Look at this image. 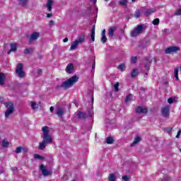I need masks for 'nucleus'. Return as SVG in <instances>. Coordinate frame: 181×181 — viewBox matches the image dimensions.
<instances>
[{
    "mask_svg": "<svg viewBox=\"0 0 181 181\" xmlns=\"http://www.w3.org/2000/svg\"><path fill=\"white\" fill-rule=\"evenodd\" d=\"M42 131L43 141L39 144L38 149H40V151H43V149L46 148V145L53 142V137L49 134V127L47 126L42 127Z\"/></svg>",
    "mask_w": 181,
    "mask_h": 181,
    "instance_id": "obj_1",
    "label": "nucleus"
},
{
    "mask_svg": "<svg viewBox=\"0 0 181 181\" xmlns=\"http://www.w3.org/2000/svg\"><path fill=\"white\" fill-rule=\"evenodd\" d=\"M77 81H78V77H77L76 76H74L68 80L64 81L60 87H62V88H64V90H67L73 87V86L75 84V83H77Z\"/></svg>",
    "mask_w": 181,
    "mask_h": 181,
    "instance_id": "obj_2",
    "label": "nucleus"
},
{
    "mask_svg": "<svg viewBox=\"0 0 181 181\" xmlns=\"http://www.w3.org/2000/svg\"><path fill=\"white\" fill-rule=\"evenodd\" d=\"M5 107H6L7 110L5 112V117L8 118L9 115H11V114H13V112L15 111V106L13 103L9 102V103H4Z\"/></svg>",
    "mask_w": 181,
    "mask_h": 181,
    "instance_id": "obj_3",
    "label": "nucleus"
},
{
    "mask_svg": "<svg viewBox=\"0 0 181 181\" xmlns=\"http://www.w3.org/2000/svg\"><path fill=\"white\" fill-rule=\"evenodd\" d=\"M144 30V25H137L133 30L131 32V37H136V36L141 35L142 31Z\"/></svg>",
    "mask_w": 181,
    "mask_h": 181,
    "instance_id": "obj_4",
    "label": "nucleus"
},
{
    "mask_svg": "<svg viewBox=\"0 0 181 181\" xmlns=\"http://www.w3.org/2000/svg\"><path fill=\"white\" fill-rule=\"evenodd\" d=\"M16 74H17L18 77H19L20 78H23V77H25V71H23V64H18L16 66Z\"/></svg>",
    "mask_w": 181,
    "mask_h": 181,
    "instance_id": "obj_5",
    "label": "nucleus"
},
{
    "mask_svg": "<svg viewBox=\"0 0 181 181\" xmlns=\"http://www.w3.org/2000/svg\"><path fill=\"white\" fill-rule=\"evenodd\" d=\"M180 50L179 47L172 46L168 47L165 49V54H172V53H177Z\"/></svg>",
    "mask_w": 181,
    "mask_h": 181,
    "instance_id": "obj_6",
    "label": "nucleus"
},
{
    "mask_svg": "<svg viewBox=\"0 0 181 181\" xmlns=\"http://www.w3.org/2000/svg\"><path fill=\"white\" fill-rule=\"evenodd\" d=\"M151 63L152 60L149 59V58H147L143 61L144 71H149Z\"/></svg>",
    "mask_w": 181,
    "mask_h": 181,
    "instance_id": "obj_7",
    "label": "nucleus"
},
{
    "mask_svg": "<svg viewBox=\"0 0 181 181\" xmlns=\"http://www.w3.org/2000/svg\"><path fill=\"white\" fill-rule=\"evenodd\" d=\"M40 170L42 172V175L45 176V177L52 175V171L47 170L44 165H41L40 166Z\"/></svg>",
    "mask_w": 181,
    "mask_h": 181,
    "instance_id": "obj_8",
    "label": "nucleus"
},
{
    "mask_svg": "<svg viewBox=\"0 0 181 181\" xmlns=\"http://www.w3.org/2000/svg\"><path fill=\"white\" fill-rule=\"evenodd\" d=\"M40 36V33L37 32L33 33L30 36L28 37L29 42H33L37 40Z\"/></svg>",
    "mask_w": 181,
    "mask_h": 181,
    "instance_id": "obj_9",
    "label": "nucleus"
},
{
    "mask_svg": "<svg viewBox=\"0 0 181 181\" xmlns=\"http://www.w3.org/2000/svg\"><path fill=\"white\" fill-rule=\"evenodd\" d=\"M170 111V107L165 106L163 107L161 110L162 115L165 117H168V115H169Z\"/></svg>",
    "mask_w": 181,
    "mask_h": 181,
    "instance_id": "obj_10",
    "label": "nucleus"
},
{
    "mask_svg": "<svg viewBox=\"0 0 181 181\" xmlns=\"http://www.w3.org/2000/svg\"><path fill=\"white\" fill-rule=\"evenodd\" d=\"M155 12H156V8H151L144 11V14L145 16H151V15L155 13Z\"/></svg>",
    "mask_w": 181,
    "mask_h": 181,
    "instance_id": "obj_11",
    "label": "nucleus"
},
{
    "mask_svg": "<svg viewBox=\"0 0 181 181\" xmlns=\"http://www.w3.org/2000/svg\"><path fill=\"white\" fill-rule=\"evenodd\" d=\"M10 46H11V49L8 51V52H7L8 54H11V53H12V52H15L18 50V44L11 43L10 45Z\"/></svg>",
    "mask_w": 181,
    "mask_h": 181,
    "instance_id": "obj_12",
    "label": "nucleus"
},
{
    "mask_svg": "<svg viewBox=\"0 0 181 181\" xmlns=\"http://www.w3.org/2000/svg\"><path fill=\"white\" fill-rule=\"evenodd\" d=\"M136 112H137V114H146V112H148V109L142 106H139L136 110Z\"/></svg>",
    "mask_w": 181,
    "mask_h": 181,
    "instance_id": "obj_13",
    "label": "nucleus"
},
{
    "mask_svg": "<svg viewBox=\"0 0 181 181\" xmlns=\"http://www.w3.org/2000/svg\"><path fill=\"white\" fill-rule=\"evenodd\" d=\"M66 112V110L63 109L62 107H59L57 110L56 114L58 115V117H63L64 115V113Z\"/></svg>",
    "mask_w": 181,
    "mask_h": 181,
    "instance_id": "obj_14",
    "label": "nucleus"
},
{
    "mask_svg": "<svg viewBox=\"0 0 181 181\" xmlns=\"http://www.w3.org/2000/svg\"><path fill=\"white\" fill-rule=\"evenodd\" d=\"M77 116L79 119H86L88 117L84 112H78Z\"/></svg>",
    "mask_w": 181,
    "mask_h": 181,
    "instance_id": "obj_15",
    "label": "nucleus"
},
{
    "mask_svg": "<svg viewBox=\"0 0 181 181\" xmlns=\"http://www.w3.org/2000/svg\"><path fill=\"white\" fill-rule=\"evenodd\" d=\"M115 30H117V28L115 27H110L108 30V36L110 37H113L114 36V32H115Z\"/></svg>",
    "mask_w": 181,
    "mask_h": 181,
    "instance_id": "obj_16",
    "label": "nucleus"
},
{
    "mask_svg": "<svg viewBox=\"0 0 181 181\" xmlns=\"http://www.w3.org/2000/svg\"><path fill=\"white\" fill-rule=\"evenodd\" d=\"M84 40H86V35H84V34H81L76 40L79 45H81V43L84 42Z\"/></svg>",
    "mask_w": 181,
    "mask_h": 181,
    "instance_id": "obj_17",
    "label": "nucleus"
},
{
    "mask_svg": "<svg viewBox=\"0 0 181 181\" xmlns=\"http://www.w3.org/2000/svg\"><path fill=\"white\" fill-rule=\"evenodd\" d=\"M74 70V66H73V64H69L66 68V73H73V71Z\"/></svg>",
    "mask_w": 181,
    "mask_h": 181,
    "instance_id": "obj_18",
    "label": "nucleus"
},
{
    "mask_svg": "<svg viewBox=\"0 0 181 181\" xmlns=\"http://www.w3.org/2000/svg\"><path fill=\"white\" fill-rule=\"evenodd\" d=\"M105 30H103L102 31V33H101V39H100V41L102 42V43L105 44V43H107V36H105Z\"/></svg>",
    "mask_w": 181,
    "mask_h": 181,
    "instance_id": "obj_19",
    "label": "nucleus"
},
{
    "mask_svg": "<svg viewBox=\"0 0 181 181\" xmlns=\"http://www.w3.org/2000/svg\"><path fill=\"white\" fill-rule=\"evenodd\" d=\"M79 45L80 44L78 43V42L75 40L74 42L71 43L70 50H75V49H77Z\"/></svg>",
    "mask_w": 181,
    "mask_h": 181,
    "instance_id": "obj_20",
    "label": "nucleus"
},
{
    "mask_svg": "<svg viewBox=\"0 0 181 181\" xmlns=\"http://www.w3.org/2000/svg\"><path fill=\"white\" fill-rule=\"evenodd\" d=\"M47 8V11L50 12L52 11V8L53 6V0H48L46 5Z\"/></svg>",
    "mask_w": 181,
    "mask_h": 181,
    "instance_id": "obj_21",
    "label": "nucleus"
},
{
    "mask_svg": "<svg viewBox=\"0 0 181 181\" xmlns=\"http://www.w3.org/2000/svg\"><path fill=\"white\" fill-rule=\"evenodd\" d=\"M138 69H134L131 72V77L132 78H135V77H136V76H138Z\"/></svg>",
    "mask_w": 181,
    "mask_h": 181,
    "instance_id": "obj_22",
    "label": "nucleus"
},
{
    "mask_svg": "<svg viewBox=\"0 0 181 181\" xmlns=\"http://www.w3.org/2000/svg\"><path fill=\"white\" fill-rule=\"evenodd\" d=\"M139 142H141V137L137 136L135 137L134 141L132 144V146H135V145H136V144H139Z\"/></svg>",
    "mask_w": 181,
    "mask_h": 181,
    "instance_id": "obj_23",
    "label": "nucleus"
},
{
    "mask_svg": "<svg viewBox=\"0 0 181 181\" xmlns=\"http://www.w3.org/2000/svg\"><path fill=\"white\" fill-rule=\"evenodd\" d=\"M4 81H5V74L0 73V86H3Z\"/></svg>",
    "mask_w": 181,
    "mask_h": 181,
    "instance_id": "obj_24",
    "label": "nucleus"
},
{
    "mask_svg": "<svg viewBox=\"0 0 181 181\" xmlns=\"http://www.w3.org/2000/svg\"><path fill=\"white\" fill-rule=\"evenodd\" d=\"M117 180V178L115 177V174H110L108 176V181H115Z\"/></svg>",
    "mask_w": 181,
    "mask_h": 181,
    "instance_id": "obj_25",
    "label": "nucleus"
},
{
    "mask_svg": "<svg viewBox=\"0 0 181 181\" xmlns=\"http://www.w3.org/2000/svg\"><path fill=\"white\" fill-rule=\"evenodd\" d=\"M31 108L33 110H37V108H39V105H37V103H36L35 102H31Z\"/></svg>",
    "mask_w": 181,
    "mask_h": 181,
    "instance_id": "obj_26",
    "label": "nucleus"
},
{
    "mask_svg": "<svg viewBox=\"0 0 181 181\" xmlns=\"http://www.w3.org/2000/svg\"><path fill=\"white\" fill-rule=\"evenodd\" d=\"M2 146L3 148H8L9 146V142L8 141V140L4 139L2 141Z\"/></svg>",
    "mask_w": 181,
    "mask_h": 181,
    "instance_id": "obj_27",
    "label": "nucleus"
},
{
    "mask_svg": "<svg viewBox=\"0 0 181 181\" xmlns=\"http://www.w3.org/2000/svg\"><path fill=\"white\" fill-rule=\"evenodd\" d=\"M174 74L176 80H179V68H175L174 69Z\"/></svg>",
    "mask_w": 181,
    "mask_h": 181,
    "instance_id": "obj_28",
    "label": "nucleus"
},
{
    "mask_svg": "<svg viewBox=\"0 0 181 181\" xmlns=\"http://www.w3.org/2000/svg\"><path fill=\"white\" fill-rule=\"evenodd\" d=\"M134 17L138 19L139 18H141V11L139 9L136 10L134 13Z\"/></svg>",
    "mask_w": 181,
    "mask_h": 181,
    "instance_id": "obj_29",
    "label": "nucleus"
},
{
    "mask_svg": "<svg viewBox=\"0 0 181 181\" xmlns=\"http://www.w3.org/2000/svg\"><path fill=\"white\" fill-rule=\"evenodd\" d=\"M20 5H21L22 6H26V5L28 4V0H18Z\"/></svg>",
    "mask_w": 181,
    "mask_h": 181,
    "instance_id": "obj_30",
    "label": "nucleus"
},
{
    "mask_svg": "<svg viewBox=\"0 0 181 181\" xmlns=\"http://www.w3.org/2000/svg\"><path fill=\"white\" fill-rule=\"evenodd\" d=\"M134 97V95L132 94H129L125 99L126 103H129V101L132 100V98Z\"/></svg>",
    "mask_w": 181,
    "mask_h": 181,
    "instance_id": "obj_31",
    "label": "nucleus"
},
{
    "mask_svg": "<svg viewBox=\"0 0 181 181\" xmlns=\"http://www.w3.org/2000/svg\"><path fill=\"white\" fill-rule=\"evenodd\" d=\"M34 158L35 159H39L40 160H44L45 157L42 156H40L39 154H35L34 155Z\"/></svg>",
    "mask_w": 181,
    "mask_h": 181,
    "instance_id": "obj_32",
    "label": "nucleus"
},
{
    "mask_svg": "<svg viewBox=\"0 0 181 181\" xmlns=\"http://www.w3.org/2000/svg\"><path fill=\"white\" fill-rule=\"evenodd\" d=\"M113 87L115 88V91H116V93H118V91H119V83H116L113 85Z\"/></svg>",
    "mask_w": 181,
    "mask_h": 181,
    "instance_id": "obj_33",
    "label": "nucleus"
},
{
    "mask_svg": "<svg viewBox=\"0 0 181 181\" xmlns=\"http://www.w3.org/2000/svg\"><path fill=\"white\" fill-rule=\"evenodd\" d=\"M117 69L120 70V71H124L125 70V64H119Z\"/></svg>",
    "mask_w": 181,
    "mask_h": 181,
    "instance_id": "obj_34",
    "label": "nucleus"
},
{
    "mask_svg": "<svg viewBox=\"0 0 181 181\" xmlns=\"http://www.w3.org/2000/svg\"><path fill=\"white\" fill-rule=\"evenodd\" d=\"M106 142L107 144H113L114 139H112V137H107L106 139Z\"/></svg>",
    "mask_w": 181,
    "mask_h": 181,
    "instance_id": "obj_35",
    "label": "nucleus"
},
{
    "mask_svg": "<svg viewBox=\"0 0 181 181\" xmlns=\"http://www.w3.org/2000/svg\"><path fill=\"white\" fill-rule=\"evenodd\" d=\"M136 62H138V58H136V57H132L131 58V62L132 63V64H135Z\"/></svg>",
    "mask_w": 181,
    "mask_h": 181,
    "instance_id": "obj_36",
    "label": "nucleus"
},
{
    "mask_svg": "<svg viewBox=\"0 0 181 181\" xmlns=\"http://www.w3.org/2000/svg\"><path fill=\"white\" fill-rule=\"evenodd\" d=\"M90 39L92 40V42H95V33H91V35H90Z\"/></svg>",
    "mask_w": 181,
    "mask_h": 181,
    "instance_id": "obj_37",
    "label": "nucleus"
},
{
    "mask_svg": "<svg viewBox=\"0 0 181 181\" xmlns=\"http://www.w3.org/2000/svg\"><path fill=\"white\" fill-rule=\"evenodd\" d=\"M119 4L122 5L123 6L127 5V0H119Z\"/></svg>",
    "mask_w": 181,
    "mask_h": 181,
    "instance_id": "obj_38",
    "label": "nucleus"
},
{
    "mask_svg": "<svg viewBox=\"0 0 181 181\" xmlns=\"http://www.w3.org/2000/svg\"><path fill=\"white\" fill-rule=\"evenodd\" d=\"M159 18H156L153 21L152 23L153 25H159Z\"/></svg>",
    "mask_w": 181,
    "mask_h": 181,
    "instance_id": "obj_39",
    "label": "nucleus"
},
{
    "mask_svg": "<svg viewBox=\"0 0 181 181\" xmlns=\"http://www.w3.org/2000/svg\"><path fill=\"white\" fill-rule=\"evenodd\" d=\"M22 149H23V147H18L16 149V153H21V152H22Z\"/></svg>",
    "mask_w": 181,
    "mask_h": 181,
    "instance_id": "obj_40",
    "label": "nucleus"
},
{
    "mask_svg": "<svg viewBox=\"0 0 181 181\" xmlns=\"http://www.w3.org/2000/svg\"><path fill=\"white\" fill-rule=\"evenodd\" d=\"M175 101V98H169L168 99V104H173V102Z\"/></svg>",
    "mask_w": 181,
    "mask_h": 181,
    "instance_id": "obj_41",
    "label": "nucleus"
},
{
    "mask_svg": "<svg viewBox=\"0 0 181 181\" xmlns=\"http://www.w3.org/2000/svg\"><path fill=\"white\" fill-rule=\"evenodd\" d=\"M175 15L176 16H180V15H181V8L177 10V11H175Z\"/></svg>",
    "mask_w": 181,
    "mask_h": 181,
    "instance_id": "obj_42",
    "label": "nucleus"
},
{
    "mask_svg": "<svg viewBox=\"0 0 181 181\" xmlns=\"http://www.w3.org/2000/svg\"><path fill=\"white\" fill-rule=\"evenodd\" d=\"M30 53V49L28 48H26L25 49H24V54H29Z\"/></svg>",
    "mask_w": 181,
    "mask_h": 181,
    "instance_id": "obj_43",
    "label": "nucleus"
},
{
    "mask_svg": "<svg viewBox=\"0 0 181 181\" xmlns=\"http://www.w3.org/2000/svg\"><path fill=\"white\" fill-rule=\"evenodd\" d=\"M165 131L168 133L170 134V132H172V128L168 127V128H165Z\"/></svg>",
    "mask_w": 181,
    "mask_h": 181,
    "instance_id": "obj_44",
    "label": "nucleus"
},
{
    "mask_svg": "<svg viewBox=\"0 0 181 181\" xmlns=\"http://www.w3.org/2000/svg\"><path fill=\"white\" fill-rule=\"evenodd\" d=\"M181 129H180L175 136V138L179 139L180 138Z\"/></svg>",
    "mask_w": 181,
    "mask_h": 181,
    "instance_id": "obj_45",
    "label": "nucleus"
},
{
    "mask_svg": "<svg viewBox=\"0 0 181 181\" xmlns=\"http://www.w3.org/2000/svg\"><path fill=\"white\" fill-rule=\"evenodd\" d=\"M122 179L124 181H128V176L127 175H123L122 176Z\"/></svg>",
    "mask_w": 181,
    "mask_h": 181,
    "instance_id": "obj_46",
    "label": "nucleus"
},
{
    "mask_svg": "<svg viewBox=\"0 0 181 181\" xmlns=\"http://www.w3.org/2000/svg\"><path fill=\"white\" fill-rule=\"evenodd\" d=\"M95 69V61L93 62V64L92 66V71H94Z\"/></svg>",
    "mask_w": 181,
    "mask_h": 181,
    "instance_id": "obj_47",
    "label": "nucleus"
},
{
    "mask_svg": "<svg viewBox=\"0 0 181 181\" xmlns=\"http://www.w3.org/2000/svg\"><path fill=\"white\" fill-rule=\"evenodd\" d=\"M49 110H50V112H53V111H54V107L53 106H51L49 107Z\"/></svg>",
    "mask_w": 181,
    "mask_h": 181,
    "instance_id": "obj_48",
    "label": "nucleus"
},
{
    "mask_svg": "<svg viewBox=\"0 0 181 181\" xmlns=\"http://www.w3.org/2000/svg\"><path fill=\"white\" fill-rule=\"evenodd\" d=\"M11 170H13V172H15V171L18 170V168L13 167V168H11Z\"/></svg>",
    "mask_w": 181,
    "mask_h": 181,
    "instance_id": "obj_49",
    "label": "nucleus"
},
{
    "mask_svg": "<svg viewBox=\"0 0 181 181\" xmlns=\"http://www.w3.org/2000/svg\"><path fill=\"white\" fill-rule=\"evenodd\" d=\"M52 16H53L52 13H47V18H52Z\"/></svg>",
    "mask_w": 181,
    "mask_h": 181,
    "instance_id": "obj_50",
    "label": "nucleus"
},
{
    "mask_svg": "<svg viewBox=\"0 0 181 181\" xmlns=\"http://www.w3.org/2000/svg\"><path fill=\"white\" fill-rule=\"evenodd\" d=\"M92 33H95V25H94L92 28Z\"/></svg>",
    "mask_w": 181,
    "mask_h": 181,
    "instance_id": "obj_51",
    "label": "nucleus"
},
{
    "mask_svg": "<svg viewBox=\"0 0 181 181\" xmlns=\"http://www.w3.org/2000/svg\"><path fill=\"white\" fill-rule=\"evenodd\" d=\"M49 25H50V26H53V25H54V21H49Z\"/></svg>",
    "mask_w": 181,
    "mask_h": 181,
    "instance_id": "obj_52",
    "label": "nucleus"
},
{
    "mask_svg": "<svg viewBox=\"0 0 181 181\" xmlns=\"http://www.w3.org/2000/svg\"><path fill=\"white\" fill-rule=\"evenodd\" d=\"M63 42H64V43H66V42H69V38H64L63 40Z\"/></svg>",
    "mask_w": 181,
    "mask_h": 181,
    "instance_id": "obj_53",
    "label": "nucleus"
},
{
    "mask_svg": "<svg viewBox=\"0 0 181 181\" xmlns=\"http://www.w3.org/2000/svg\"><path fill=\"white\" fill-rule=\"evenodd\" d=\"M37 73L38 74H42V71H41V69H37Z\"/></svg>",
    "mask_w": 181,
    "mask_h": 181,
    "instance_id": "obj_54",
    "label": "nucleus"
},
{
    "mask_svg": "<svg viewBox=\"0 0 181 181\" xmlns=\"http://www.w3.org/2000/svg\"><path fill=\"white\" fill-rule=\"evenodd\" d=\"M88 117H93V113L91 112H89V115H88Z\"/></svg>",
    "mask_w": 181,
    "mask_h": 181,
    "instance_id": "obj_55",
    "label": "nucleus"
},
{
    "mask_svg": "<svg viewBox=\"0 0 181 181\" xmlns=\"http://www.w3.org/2000/svg\"><path fill=\"white\" fill-rule=\"evenodd\" d=\"M23 151L24 152H28V148H23Z\"/></svg>",
    "mask_w": 181,
    "mask_h": 181,
    "instance_id": "obj_56",
    "label": "nucleus"
},
{
    "mask_svg": "<svg viewBox=\"0 0 181 181\" xmlns=\"http://www.w3.org/2000/svg\"><path fill=\"white\" fill-rule=\"evenodd\" d=\"M88 11H89V13H91V7H89V8H88Z\"/></svg>",
    "mask_w": 181,
    "mask_h": 181,
    "instance_id": "obj_57",
    "label": "nucleus"
},
{
    "mask_svg": "<svg viewBox=\"0 0 181 181\" xmlns=\"http://www.w3.org/2000/svg\"><path fill=\"white\" fill-rule=\"evenodd\" d=\"M145 75H146V76H148V73H147V72H146Z\"/></svg>",
    "mask_w": 181,
    "mask_h": 181,
    "instance_id": "obj_58",
    "label": "nucleus"
},
{
    "mask_svg": "<svg viewBox=\"0 0 181 181\" xmlns=\"http://www.w3.org/2000/svg\"><path fill=\"white\" fill-rule=\"evenodd\" d=\"M132 2H135L136 0H132Z\"/></svg>",
    "mask_w": 181,
    "mask_h": 181,
    "instance_id": "obj_59",
    "label": "nucleus"
}]
</instances>
